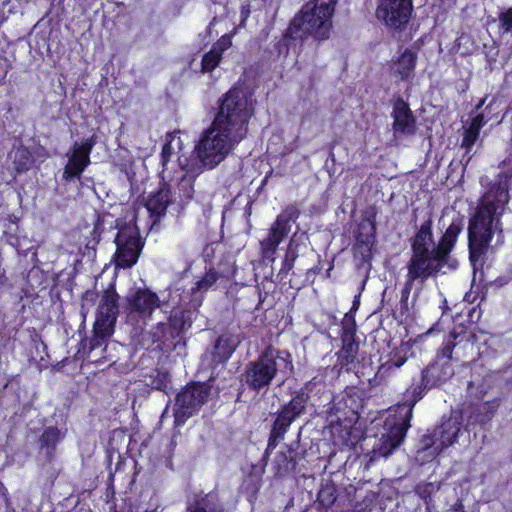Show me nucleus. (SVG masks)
<instances>
[{
    "mask_svg": "<svg viewBox=\"0 0 512 512\" xmlns=\"http://www.w3.org/2000/svg\"><path fill=\"white\" fill-rule=\"evenodd\" d=\"M512 186V156L502 162V171L497 181L483 195L468 226L471 258L478 257L489 246L504 242L500 221L507 210L509 188Z\"/></svg>",
    "mask_w": 512,
    "mask_h": 512,
    "instance_id": "obj_1",
    "label": "nucleus"
},
{
    "mask_svg": "<svg viewBox=\"0 0 512 512\" xmlns=\"http://www.w3.org/2000/svg\"><path fill=\"white\" fill-rule=\"evenodd\" d=\"M335 4L336 0H312L306 3L290 23V36L294 39L311 36L319 41L328 39Z\"/></svg>",
    "mask_w": 512,
    "mask_h": 512,
    "instance_id": "obj_2",
    "label": "nucleus"
},
{
    "mask_svg": "<svg viewBox=\"0 0 512 512\" xmlns=\"http://www.w3.org/2000/svg\"><path fill=\"white\" fill-rule=\"evenodd\" d=\"M253 113L251 97L241 89L232 88L223 96L212 123L243 140L247 135L248 123Z\"/></svg>",
    "mask_w": 512,
    "mask_h": 512,
    "instance_id": "obj_3",
    "label": "nucleus"
},
{
    "mask_svg": "<svg viewBox=\"0 0 512 512\" xmlns=\"http://www.w3.org/2000/svg\"><path fill=\"white\" fill-rule=\"evenodd\" d=\"M229 132L213 123L205 129L195 146L199 169H213L219 165L241 142Z\"/></svg>",
    "mask_w": 512,
    "mask_h": 512,
    "instance_id": "obj_4",
    "label": "nucleus"
},
{
    "mask_svg": "<svg viewBox=\"0 0 512 512\" xmlns=\"http://www.w3.org/2000/svg\"><path fill=\"white\" fill-rule=\"evenodd\" d=\"M291 368L292 365L288 355L268 348L257 361L248 365L245 381L250 388L260 391L268 388L278 373L286 375Z\"/></svg>",
    "mask_w": 512,
    "mask_h": 512,
    "instance_id": "obj_5",
    "label": "nucleus"
},
{
    "mask_svg": "<svg viewBox=\"0 0 512 512\" xmlns=\"http://www.w3.org/2000/svg\"><path fill=\"white\" fill-rule=\"evenodd\" d=\"M118 226L115 236L116 251L114 263L116 268L127 269L134 266L144 246L138 227L132 223H125Z\"/></svg>",
    "mask_w": 512,
    "mask_h": 512,
    "instance_id": "obj_6",
    "label": "nucleus"
},
{
    "mask_svg": "<svg viewBox=\"0 0 512 512\" xmlns=\"http://www.w3.org/2000/svg\"><path fill=\"white\" fill-rule=\"evenodd\" d=\"M462 426V416L458 412H452L448 418H443L441 424L434 430L432 435L424 436L418 451L419 455L424 454L434 458L444 449L454 444Z\"/></svg>",
    "mask_w": 512,
    "mask_h": 512,
    "instance_id": "obj_7",
    "label": "nucleus"
},
{
    "mask_svg": "<svg viewBox=\"0 0 512 512\" xmlns=\"http://www.w3.org/2000/svg\"><path fill=\"white\" fill-rule=\"evenodd\" d=\"M210 388L206 384L186 386L176 397L175 422L183 424L187 418L196 413L206 402Z\"/></svg>",
    "mask_w": 512,
    "mask_h": 512,
    "instance_id": "obj_8",
    "label": "nucleus"
},
{
    "mask_svg": "<svg viewBox=\"0 0 512 512\" xmlns=\"http://www.w3.org/2000/svg\"><path fill=\"white\" fill-rule=\"evenodd\" d=\"M299 216V210L295 206L286 207L272 224L265 239L260 243L261 251L265 258H271L277 250L278 245L289 234L291 222H295Z\"/></svg>",
    "mask_w": 512,
    "mask_h": 512,
    "instance_id": "obj_9",
    "label": "nucleus"
},
{
    "mask_svg": "<svg viewBox=\"0 0 512 512\" xmlns=\"http://www.w3.org/2000/svg\"><path fill=\"white\" fill-rule=\"evenodd\" d=\"M436 252L431 251V254L414 253L408 264L407 281L405 284V291L409 292L415 280H426L428 277L437 272L446 273L445 267L447 264L440 261L435 257Z\"/></svg>",
    "mask_w": 512,
    "mask_h": 512,
    "instance_id": "obj_10",
    "label": "nucleus"
},
{
    "mask_svg": "<svg viewBox=\"0 0 512 512\" xmlns=\"http://www.w3.org/2000/svg\"><path fill=\"white\" fill-rule=\"evenodd\" d=\"M412 10V0H379L376 17L385 25L399 29L408 23Z\"/></svg>",
    "mask_w": 512,
    "mask_h": 512,
    "instance_id": "obj_11",
    "label": "nucleus"
},
{
    "mask_svg": "<svg viewBox=\"0 0 512 512\" xmlns=\"http://www.w3.org/2000/svg\"><path fill=\"white\" fill-rule=\"evenodd\" d=\"M411 417L412 406L407 409L402 423L390 419L386 420L385 428L387 432L382 434L378 445L374 448V457H388L401 444L409 427L408 422Z\"/></svg>",
    "mask_w": 512,
    "mask_h": 512,
    "instance_id": "obj_12",
    "label": "nucleus"
},
{
    "mask_svg": "<svg viewBox=\"0 0 512 512\" xmlns=\"http://www.w3.org/2000/svg\"><path fill=\"white\" fill-rule=\"evenodd\" d=\"M159 296L147 288H138L127 296V310L129 316L142 320L149 319L153 312L160 308Z\"/></svg>",
    "mask_w": 512,
    "mask_h": 512,
    "instance_id": "obj_13",
    "label": "nucleus"
},
{
    "mask_svg": "<svg viewBox=\"0 0 512 512\" xmlns=\"http://www.w3.org/2000/svg\"><path fill=\"white\" fill-rule=\"evenodd\" d=\"M95 140L93 137L85 140L82 143H75L70 150L68 156V163L66 164L63 172L65 180L79 178L85 168L90 164V153Z\"/></svg>",
    "mask_w": 512,
    "mask_h": 512,
    "instance_id": "obj_14",
    "label": "nucleus"
},
{
    "mask_svg": "<svg viewBox=\"0 0 512 512\" xmlns=\"http://www.w3.org/2000/svg\"><path fill=\"white\" fill-rule=\"evenodd\" d=\"M118 295L114 291H105L99 302L94 324L100 332H114L118 315Z\"/></svg>",
    "mask_w": 512,
    "mask_h": 512,
    "instance_id": "obj_15",
    "label": "nucleus"
},
{
    "mask_svg": "<svg viewBox=\"0 0 512 512\" xmlns=\"http://www.w3.org/2000/svg\"><path fill=\"white\" fill-rule=\"evenodd\" d=\"M463 223L461 219H455L446 229L439 244L433 250L436 252L435 257L447 264L449 270L455 269L457 262L449 257V253L454 247L457 237L462 231Z\"/></svg>",
    "mask_w": 512,
    "mask_h": 512,
    "instance_id": "obj_16",
    "label": "nucleus"
},
{
    "mask_svg": "<svg viewBox=\"0 0 512 512\" xmlns=\"http://www.w3.org/2000/svg\"><path fill=\"white\" fill-rule=\"evenodd\" d=\"M392 117L394 136H409L416 131V120L409 105L402 99L394 103Z\"/></svg>",
    "mask_w": 512,
    "mask_h": 512,
    "instance_id": "obj_17",
    "label": "nucleus"
},
{
    "mask_svg": "<svg viewBox=\"0 0 512 512\" xmlns=\"http://www.w3.org/2000/svg\"><path fill=\"white\" fill-rule=\"evenodd\" d=\"M452 375L451 365L436 361L422 372V383L425 387H432L445 382Z\"/></svg>",
    "mask_w": 512,
    "mask_h": 512,
    "instance_id": "obj_18",
    "label": "nucleus"
},
{
    "mask_svg": "<svg viewBox=\"0 0 512 512\" xmlns=\"http://www.w3.org/2000/svg\"><path fill=\"white\" fill-rule=\"evenodd\" d=\"M431 227V218H428L420 226V229L415 235L412 243V250L414 253L431 254V251L436 248L432 237Z\"/></svg>",
    "mask_w": 512,
    "mask_h": 512,
    "instance_id": "obj_19",
    "label": "nucleus"
},
{
    "mask_svg": "<svg viewBox=\"0 0 512 512\" xmlns=\"http://www.w3.org/2000/svg\"><path fill=\"white\" fill-rule=\"evenodd\" d=\"M417 55L413 51L406 49L397 60L393 61L392 72L401 80L409 79L416 66Z\"/></svg>",
    "mask_w": 512,
    "mask_h": 512,
    "instance_id": "obj_20",
    "label": "nucleus"
},
{
    "mask_svg": "<svg viewBox=\"0 0 512 512\" xmlns=\"http://www.w3.org/2000/svg\"><path fill=\"white\" fill-rule=\"evenodd\" d=\"M169 202L170 191L166 187H162L148 197L146 208L152 217L158 219L165 214Z\"/></svg>",
    "mask_w": 512,
    "mask_h": 512,
    "instance_id": "obj_21",
    "label": "nucleus"
},
{
    "mask_svg": "<svg viewBox=\"0 0 512 512\" xmlns=\"http://www.w3.org/2000/svg\"><path fill=\"white\" fill-rule=\"evenodd\" d=\"M233 348L228 344V339L219 337L214 345L213 351L205 354L203 361H207L211 357V366L227 360L232 354Z\"/></svg>",
    "mask_w": 512,
    "mask_h": 512,
    "instance_id": "obj_22",
    "label": "nucleus"
},
{
    "mask_svg": "<svg viewBox=\"0 0 512 512\" xmlns=\"http://www.w3.org/2000/svg\"><path fill=\"white\" fill-rule=\"evenodd\" d=\"M289 419L285 418V416H279L276 418L274 425L271 430L268 448H275L277 442L284 438V434L286 433L288 427L290 426Z\"/></svg>",
    "mask_w": 512,
    "mask_h": 512,
    "instance_id": "obj_23",
    "label": "nucleus"
},
{
    "mask_svg": "<svg viewBox=\"0 0 512 512\" xmlns=\"http://www.w3.org/2000/svg\"><path fill=\"white\" fill-rule=\"evenodd\" d=\"M405 362L406 357L399 355L398 351L395 352L387 362L379 367L376 377L379 379L389 377L393 370L400 368Z\"/></svg>",
    "mask_w": 512,
    "mask_h": 512,
    "instance_id": "obj_24",
    "label": "nucleus"
},
{
    "mask_svg": "<svg viewBox=\"0 0 512 512\" xmlns=\"http://www.w3.org/2000/svg\"><path fill=\"white\" fill-rule=\"evenodd\" d=\"M66 432L57 427L50 426L46 428L41 435L40 443L42 447L54 448L61 440L64 439Z\"/></svg>",
    "mask_w": 512,
    "mask_h": 512,
    "instance_id": "obj_25",
    "label": "nucleus"
},
{
    "mask_svg": "<svg viewBox=\"0 0 512 512\" xmlns=\"http://www.w3.org/2000/svg\"><path fill=\"white\" fill-rule=\"evenodd\" d=\"M193 512H222L218 495L215 492L208 493L198 502V505Z\"/></svg>",
    "mask_w": 512,
    "mask_h": 512,
    "instance_id": "obj_26",
    "label": "nucleus"
},
{
    "mask_svg": "<svg viewBox=\"0 0 512 512\" xmlns=\"http://www.w3.org/2000/svg\"><path fill=\"white\" fill-rule=\"evenodd\" d=\"M187 320L185 312L181 309H175L169 318L170 334L172 337L178 335L182 330L185 329Z\"/></svg>",
    "mask_w": 512,
    "mask_h": 512,
    "instance_id": "obj_27",
    "label": "nucleus"
},
{
    "mask_svg": "<svg viewBox=\"0 0 512 512\" xmlns=\"http://www.w3.org/2000/svg\"><path fill=\"white\" fill-rule=\"evenodd\" d=\"M222 56L213 49H210L207 53H205L201 60V72L202 73H210L212 72L220 63Z\"/></svg>",
    "mask_w": 512,
    "mask_h": 512,
    "instance_id": "obj_28",
    "label": "nucleus"
},
{
    "mask_svg": "<svg viewBox=\"0 0 512 512\" xmlns=\"http://www.w3.org/2000/svg\"><path fill=\"white\" fill-rule=\"evenodd\" d=\"M479 133L480 132H478L470 127L466 128L464 131L461 146L463 148H465V150H466L465 156H468L467 162H469L471 160L472 155L470 154V152H471L473 145L476 143V141L479 138Z\"/></svg>",
    "mask_w": 512,
    "mask_h": 512,
    "instance_id": "obj_29",
    "label": "nucleus"
},
{
    "mask_svg": "<svg viewBox=\"0 0 512 512\" xmlns=\"http://www.w3.org/2000/svg\"><path fill=\"white\" fill-rule=\"evenodd\" d=\"M499 30L502 35L509 34L512 36V7L501 12L498 16Z\"/></svg>",
    "mask_w": 512,
    "mask_h": 512,
    "instance_id": "obj_30",
    "label": "nucleus"
},
{
    "mask_svg": "<svg viewBox=\"0 0 512 512\" xmlns=\"http://www.w3.org/2000/svg\"><path fill=\"white\" fill-rule=\"evenodd\" d=\"M306 401L307 397L303 393H300L294 396L286 406L288 407V411H292L293 415L299 416L305 408Z\"/></svg>",
    "mask_w": 512,
    "mask_h": 512,
    "instance_id": "obj_31",
    "label": "nucleus"
},
{
    "mask_svg": "<svg viewBox=\"0 0 512 512\" xmlns=\"http://www.w3.org/2000/svg\"><path fill=\"white\" fill-rule=\"evenodd\" d=\"M178 189L180 195L185 199H190L193 196L194 188H193V180L189 176H184L178 183Z\"/></svg>",
    "mask_w": 512,
    "mask_h": 512,
    "instance_id": "obj_32",
    "label": "nucleus"
},
{
    "mask_svg": "<svg viewBox=\"0 0 512 512\" xmlns=\"http://www.w3.org/2000/svg\"><path fill=\"white\" fill-rule=\"evenodd\" d=\"M97 328L98 327L96 326V324H94L93 337L90 340V350H94V349L102 346L105 343L106 339L113 334V332H107V333L103 332L102 333V332L98 331Z\"/></svg>",
    "mask_w": 512,
    "mask_h": 512,
    "instance_id": "obj_33",
    "label": "nucleus"
},
{
    "mask_svg": "<svg viewBox=\"0 0 512 512\" xmlns=\"http://www.w3.org/2000/svg\"><path fill=\"white\" fill-rule=\"evenodd\" d=\"M217 280V274L213 271L207 272L203 278L196 283V289L198 291L208 290Z\"/></svg>",
    "mask_w": 512,
    "mask_h": 512,
    "instance_id": "obj_34",
    "label": "nucleus"
},
{
    "mask_svg": "<svg viewBox=\"0 0 512 512\" xmlns=\"http://www.w3.org/2000/svg\"><path fill=\"white\" fill-rule=\"evenodd\" d=\"M295 235L290 239V242L288 244L287 252L285 259L283 261V269L290 270L293 266V262L297 257V254L294 250V244H295Z\"/></svg>",
    "mask_w": 512,
    "mask_h": 512,
    "instance_id": "obj_35",
    "label": "nucleus"
},
{
    "mask_svg": "<svg viewBox=\"0 0 512 512\" xmlns=\"http://www.w3.org/2000/svg\"><path fill=\"white\" fill-rule=\"evenodd\" d=\"M453 347L454 345L451 341L444 344L438 353L437 361L450 365L449 361L452 359Z\"/></svg>",
    "mask_w": 512,
    "mask_h": 512,
    "instance_id": "obj_36",
    "label": "nucleus"
},
{
    "mask_svg": "<svg viewBox=\"0 0 512 512\" xmlns=\"http://www.w3.org/2000/svg\"><path fill=\"white\" fill-rule=\"evenodd\" d=\"M291 452L290 451H287V452H280L277 454L276 456V463L278 464V466L284 470H288L290 467L293 466L292 462H291V456H290Z\"/></svg>",
    "mask_w": 512,
    "mask_h": 512,
    "instance_id": "obj_37",
    "label": "nucleus"
},
{
    "mask_svg": "<svg viewBox=\"0 0 512 512\" xmlns=\"http://www.w3.org/2000/svg\"><path fill=\"white\" fill-rule=\"evenodd\" d=\"M232 45L231 38L227 35L222 36L211 49L218 52L221 56L225 50H227Z\"/></svg>",
    "mask_w": 512,
    "mask_h": 512,
    "instance_id": "obj_38",
    "label": "nucleus"
},
{
    "mask_svg": "<svg viewBox=\"0 0 512 512\" xmlns=\"http://www.w3.org/2000/svg\"><path fill=\"white\" fill-rule=\"evenodd\" d=\"M486 122L487 121L485 120L484 114L480 113L473 117L469 127L480 132L481 128L486 124Z\"/></svg>",
    "mask_w": 512,
    "mask_h": 512,
    "instance_id": "obj_39",
    "label": "nucleus"
},
{
    "mask_svg": "<svg viewBox=\"0 0 512 512\" xmlns=\"http://www.w3.org/2000/svg\"><path fill=\"white\" fill-rule=\"evenodd\" d=\"M173 154V149L170 143H166L161 152V163L165 167L167 165V162L170 160V157Z\"/></svg>",
    "mask_w": 512,
    "mask_h": 512,
    "instance_id": "obj_40",
    "label": "nucleus"
},
{
    "mask_svg": "<svg viewBox=\"0 0 512 512\" xmlns=\"http://www.w3.org/2000/svg\"><path fill=\"white\" fill-rule=\"evenodd\" d=\"M357 345L353 341L345 342L344 344V351L347 353V361L353 360L355 357V354L357 352Z\"/></svg>",
    "mask_w": 512,
    "mask_h": 512,
    "instance_id": "obj_41",
    "label": "nucleus"
},
{
    "mask_svg": "<svg viewBox=\"0 0 512 512\" xmlns=\"http://www.w3.org/2000/svg\"><path fill=\"white\" fill-rule=\"evenodd\" d=\"M279 416H285V418L289 419V422L292 423L298 416L293 415L292 411H288V407L285 406L282 411L280 412Z\"/></svg>",
    "mask_w": 512,
    "mask_h": 512,
    "instance_id": "obj_42",
    "label": "nucleus"
},
{
    "mask_svg": "<svg viewBox=\"0 0 512 512\" xmlns=\"http://www.w3.org/2000/svg\"><path fill=\"white\" fill-rule=\"evenodd\" d=\"M240 15H241V25H243L244 22L247 20V18L250 15V9H249L248 5H243L241 7Z\"/></svg>",
    "mask_w": 512,
    "mask_h": 512,
    "instance_id": "obj_43",
    "label": "nucleus"
},
{
    "mask_svg": "<svg viewBox=\"0 0 512 512\" xmlns=\"http://www.w3.org/2000/svg\"><path fill=\"white\" fill-rule=\"evenodd\" d=\"M485 103V98L481 99L480 102L476 106V110L480 109Z\"/></svg>",
    "mask_w": 512,
    "mask_h": 512,
    "instance_id": "obj_44",
    "label": "nucleus"
},
{
    "mask_svg": "<svg viewBox=\"0 0 512 512\" xmlns=\"http://www.w3.org/2000/svg\"><path fill=\"white\" fill-rule=\"evenodd\" d=\"M19 153H20L22 156H24V155H27V154H28V152H27L26 150H21V151H19Z\"/></svg>",
    "mask_w": 512,
    "mask_h": 512,
    "instance_id": "obj_45",
    "label": "nucleus"
},
{
    "mask_svg": "<svg viewBox=\"0 0 512 512\" xmlns=\"http://www.w3.org/2000/svg\"><path fill=\"white\" fill-rule=\"evenodd\" d=\"M165 325L163 323H159L158 327L163 328Z\"/></svg>",
    "mask_w": 512,
    "mask_h": 512,
    "instance_id": "obj_46",
    "label": "nucleus"
}]
</instances>
